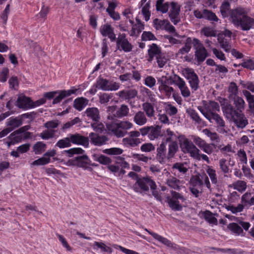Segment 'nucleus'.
<instances>
[{
	"label": "nucleus",
	"mask_w": 254,
	"mask_h": 254,
	"mask_svg": "<svg viewBox=\"0 0 254 254\" xmlns=\"http://www.w3.org/2000/svg\"><path fill=\"white\" fill-rule=\"evenodd\" d=\"M95 87L103 91H115L120 87L119 83L109 81L102 77H99L95 83Z\"/></svg>",
	"instance_id": "nucleus-6"
},
{
	"label": "nucleus",
	"mask_w": 254,
	"mask_h": 254,
	"mask_svg": "<svg viewBox=\"0 0 254 254\" xmlns=\"http://www.w3.org/2000/svg\"><path fill=\"white\" fill-rule=\"evenodd\" d=\"M123 142L132 147L136 146L141 142L139 138H131L130 137L124 138Z\"/></svg>",
	"instance_id": "nucleus-55"
},
{
	"label": "nucleus",
	"mask_w": 254,
	"mask_h": 254,
	"mask_svg": "<svg viewBox=\"0 0 254 254\" xmlns=\"http://www.w3.org/2000/svg\"><path fill=\"white\" fill-rule=\"evenodd\" d=\"M133 121L138 126H143L147 123V119L144 112L139 111L135 114Z\"/></svg>",
	"instance_id": "nucleus-27"
},
{
	"label": "nucleus",
	"mask_w": 254,
	"mask_h": 254,
	"mask_svg": "<svg viewBox=\"0 0 254 254\" xmlns=\"http://www.w3.org/2000/svg\"><path fill=\"white\" fill-rule=\"evenodd\" d=\"M150 7V1L149 0L143 7L141 10V12L144 16V19L146 21L149 20L150 17V12L149 8Z\"/></svg>",
	"instance_id": "nucleus-52"
},
{
	"label": "nucleus",
	"mask_w": 254,
	"mask_h": 254,
	"mask_svg": "<svg viewBox=\"0 0 254 254\" xmlns=\"http://www.w3.org/2000/svg\"><path fill=\"white\" fill-rule=\"evenodd\" d=\"M206 173L210 177L212 183L216 184L217 183V179L216 177V171L214 169L209 167L206 170Z\"/></svg>",
	"instance_id": "nucleus-59"
},
{
	"label": "nucleus",
	"mask_w": 254,
	"mask_h": 254,
	"mask_svg": "<svg viewBox=\"0 0 254 254\" xmlns=\"http://www.w3.org/2000/svg\"><path fill=\"white\" fill-rule=\"evenodd\" d=\"M227 228L231 231V232L234 234L236 236L241 235L244 236V232L242 227L237 223H230Z\"/></svg>",
	"instance_id": "nucleus-33"
},
{
	"label": "nucleus",
	"mask_w": 254,
	"mask_h": 254,
	"mask_svg": "<svg viewBox=\"0 0 254 254\" xmlns=\"http://www.w3.org/2000/svg\"><path fill=\"white\" fill-rule=\"evenodd\" d=\"M222 110L225 117L232 120L238 113V111L226 99L221 98L219 100Z\"/></svg>",
	"instance_id": "nucleus-7"
},
{
	"label": "nucleus",
	"mask_w": 254,
	"mask_h": 254,
	"mask_svg": "<svg viewBox=\"0 0 254 254\" xmlns=\"http://www.w3.org/2000/svg\"><path fill=\"white\" fill-rule=\"evenodd\" d=\"M165 77L162 76L157 78L158 84H159L158 90L159 91L165 95V96L169 98L174 90L172 87H171L168 85L167 80Z\"/></svg>",
	"instance_id": "nucleus-11"
},
{
	"label": "nucleus",
	"mask_w": 254,
	"mask_h": 254,
	"mask_svg": "<svg viewBox=\"0 0 254 254\" xmlns=\"http://www.w3.org/2000/svg\"><path fill=\"white\" fill-rule=\"evenodd\" d=\"M87 100L84 98L76 99L74 101V107L78 111H81L86 106Z\"/></svg>",
	"instance_id": "nucleus-48"
},
{
	"label": "nucleus",
	"mask_w": 254,
	"mask_h": 254,
	"mask_svg": "<svg viewBox=\"0 0 254 254\" xmlns=\"http://www.w3.org/2000/svg\"><path fill=\"white\" fill-rule=\"evenodd\" d=\"M192 44L193 46V39H192L190 37H188L186 40L185 46L179 50L178 54L184 55L188 53L191 48Z\"/></svg>",
	"instance_id": "nucleus-34"
},
{
	"label": "nucleus",
	"mask_w": 254,
	"mask_h": 254,
	"mask_svg": "<svg viewBox=\"0 0 254 254\" xmlns=\"http://www.w3.org/2000/svg\"><path fill=\"white\" fill-rule=\"evenodd\" d=\"M71 145L69 135L67 137L60 139L56 144V146L59 148L70 147Z\"/></svg>",
	"instance_id": "nucleus-47"
},
{
	"label": "nucleus",
	"mask_w": 254,
	"mask_h": 254,
	"mask_svg": "<svg viewBox=\"0 0 254 254\" xmlns=\"http://www.w3.org/2000/svg\"><path fill=\"white\" fill-rule=\"evenodd\" d=\"M234 104L235 108L239 113L242 112L245 107V102L244 99L239 96L234 97L233 98Z\"/></svg>",
	"instance_id": "nucleus-38"
},
{
	"label": "nucleus",
	"mask_w": 254,
	"mask_h": 254,
	"mask_svg": "<svg viewBox=\"0 0 254 254\" xmlns=\"http://www.w3.org/2000/svg\"><path fill=\"white\" fill-rule=\"evenodd\" d=\"M91 126L93 130L97 133H102L105 129L104 125L99 121L94 122Z\"/></svg>",
	"instance_id": "nucleus-57"
},
{
	"label": "nucleus",
	"mask_w": 254,
	"mask_h": 254,
	"mask_svg": "<svg viewBox=\"0 0 254 254\" xmlns=\"http://www.w3.org/2000/svg\"><path fill=\"white\" fill-rule=\"evenodd\" d=\"M143 112L145 113L146 116L149 118H152L154 116L155 110L154 107L151 103L146 102L142 104Z\"/></svg>",
	"instance_id": "nucleus-30"
},
{
	"label": "nucleus",
	"mask_w": 254,
	"mask_h": 254,
	"mask_svg": "<svg viewBox=\"0 0 254 254\" xmlns=\"http://www.w3.org/2000/svg\"><path fill=\"white\" fill-rule=\"evenodd\" d=\"M174 82L180 89L181 94L184 97L187 98L190 96V92L186 85L185 81L182 78L175 75Z\"/></svg>",
	"instance_id": "nucleus-15"
},
{
	"label": "nucleus",
	"mask_w": 254,
	"mask_h": 254,
	"mask_svg": "<svg viewBox=\"0 0 254 254\" xmlns=\"http://www.w3.org/2000/svg\"><path fill=\"white\" fill-rule=\"evenodd\" d=\"M50 162V158H46L44 156L41 157L36 160H35L31 163V165L33 166H38V165H44L48 164Z\"/></svg>",
	"instance_id": "nucleus-61"
},
{
	"label": "nucleus",
	"mask_w": 254,
	"mask_h": 254,
	"mask_svg": "<svg viewBox=\"0 0 254 254\" xmlns=\"http://www.w3.org/2000/svg\"><path fill=\"white\" fill-rule=\"evenodd\" d=\"M164 136L166 138V141L167 142L171 143L172 141H176L175 140L178 138V136L175 134V133L169 128L166 129L164 133ZM180 136H181L178 137L179 139Z\"/></svg>",
	"instance_id": "nucleus-51"
},
{
	"label": "nucleus",
	"mask_w": 254,
	"mask_h": 254,
	"mask_svg": "<svg viewBox=\"0 0 254 254\" xmlns=\"http://www.w3.org/2000/svg\"><path fill=\"white\" fill-rule=\"evenodd\" d=\"M90 142L96 146H100L105 145L109 141V138L105 135H99L94 132H91L89 135Z\"/></svg>",
	"instance_id": "nucleus-17"
},
{
	"label": "nucleus",
	"mask_w": 254,
	"mask_h": 254,
	"mask_svg": "<svg viewBox=\"0 0 254 254\" xmlns=\"http://www.w3.org/2000/svg\"><path fill=\"white\" fill-rule=\"evenodd\" d=\"M129 108L126 105L123 104L114 115H109L108 119L113 121L106 123L107 130L117 137H123L127 133V130L133 127V124L128 121L114 120L116 118H122L128 116Z\"/></svg>",
	"instance_id": "nucleus-2"
},
{
	"label": "nucleus",
	"mask_w": 254,
	"mask_h": 254,
	"mask_svg": "<svg viewBox=\"0 0 254 254\" xmlns=\"http://www.w3.org/2000/svg\"><path fill=\"white\" fill-rule=\"evenodd\" d=\"M161 133V127L159 126L155 127L150 126L149 138L150 140H154L155 138H157Z\"/></svg>",
	"instance_id": "nucleus-41"
},
{
	"label": "nucleus",
	"mask_w": 254,
	"mask_h": 254,
	"mask_svg": "<svg viewBox=\"0 0 254 254\" xmlns=\"http://www.w3.org/2000/svg\"><path fill=\"white\" fill-rule=\"evenodd\" d=\"M56 131L53 129L46 130L39 134V136L43 139L48 140L55 136Z\"/></svg>",
	"instance_id": "nucleus-53"
},
{
	"label": "nucleus",
	"mask_w": 254,
	"mask_h": 254,
	"mask_svg": "<svg viewBox=\"0 0 254 254\" xmlns=\"http://www.w3.org/2000/svg\"><path fill=\"white\" fill-rule=\"evenodd\" d=\"M203 18L210 21L212 23L219 21V18L215 13L206 9H203Z\"/></svg>",
	"instance_id": "nucleus-36"
},
{
	"label": "nucleus",
	"mask_w": 254,
	"mask_h": 254,
	"mask_svg": "<svg viewBox=\"0 0 254 254\" xmlns=\"http://www.w3.org/2000/svg\"><path fill=\"white\" fill-rule=\"evenodd\" d=\"M156 159L160 164H163L168 159V153H167L166 145L162 142L156 149Z\"/></svg>",
	"instance_id": "nucleus-14"
},
{
	"label": "nucleus",
	"mask_w": 254,
	"mask_h": 254,
	"mask_svg": "<svg viewBox=\"0 0 254 254\" xmlns=\"http://www.w3.org/2000/svg\"><path fill=\"white\" fill-rule=\"evenodd\" d=\"M239 27L243 31H248L254 26V19L249 16L247 14L242 17Z\"/></svg>",
	"instance_id": "nucleus-20"
},
{
	"label": "nucleus",
	"mask_w": 254,
	"mask_h": 254,
	"mask_svg": "<svg viewBox=\"0 0 254 254\" xmlns=\"http://www.w3.org/2000/svg\"><path fill=\"white\" fill-rule=\"evenodd\" d=\"M116 40L118 49L122 50L125 52H129L132 50V46L127 39L125 34H120Z\"/></svg>",
	"instance_id": "nucleus-10"
},
{
	"label": "nucleus",
	"mask_w": 254,
	"mask_h": 254,
	"mask_svg": "<svg viewBox=\"0 0 254 254\" xmlns=\"http://www.w3.org/2000/svg\"><path fill=\"white\" fill-rule=\"evenodd\" d=\"M185 76L189 80V83L193 91H196L199 87V79L197 74L190 68L185 69Z\"/></svg>",
	"instance_id": "nucleus-9"
},
{
	"label": "nucleus",
	"mask_w": 254,
	"mask_h": 254,
	"mask_svg": "<svg viewBox=\"0 0 254 254\" xmlns=\"http://www.w3.org/2000/svg\"><path fill=\"white\" fill-rule=\"evenodd\" d=\"M218 41L221 47L226 52H229L231 49V39H227L223 35H218Z\"/></svg>",
	"instance_id": "nucleus-29"
},
{
	"label": "nucleus",
	"mask_w": 254,
	"mask_h": 254,
	"mask_svg": "<svg viewBox=\"0 0 254 254\" xmlns=\"http://www.w3.org/2000/svg\"><path fill=\"white\" fill-rule=\"evenodd\" d=\"M193 48L195 49V57L198 63H201L204 61L208 56V53L201 43L197 38H193Z\"/></svg>",
	"instance_id": "nucleus-5"
},
{
	"label": "nucleus",
	"mask_w": 254,
	"mask_h": 254,
	"mask_svg": "<svg viewBox=\"0 0 254 254\" xmlns=\"http://www.w3.org/2000/svg\"><path fill=\"white\" fill-rule=\"evenodd\" d=\"M187 113L192 119L194 121L196 124H201L202 122V120L200 118L198 113L193 109H189L187 110Z\"/></svg>",
	"instance_id": "nucleus-44"
},
{
	"label": "nucleus",
	"mask_w": 254,
	"mask_h": 254,
	"mask_svg": "<svg viewBox=\"0 0 254 254\" xmlns=\"http://www.w3.org/2000/svg\"><path fill=\"white\" fill-rule=\"evenodd\" d=\"M161 54V49L156 44H152L149 46V48L148 50V59H147L148 62H151L153 60L154 58H157Z\"/></svg>",
	"instance_id": "nucleus-22"
},
{
	"label": "nucleus",
	"mask_w": 254,
	"mask_h": 254,
	"mask_svg": "<svg viewBox=\"0 0 254 254\" xmlns=\"http://www.w3.org/2000/svg\"><path fill=\"white\" fill-rule=\"evenodd\" d=\"M166 183L170 187L178 190L184 187L182 183L175 177H171L168 179Z\"/></svg>",
	"instance_id": "nucleus-32"
},
{
	"label": "nucleus",
	"mask_w": 254,
	"mask_h": 254,
	"mask_svg": "<svg viewBox=\"0 0 254 254\" xmlns=\"http://www.w3.org/2000/svg\"><path fill=\"white\" fill-rule=\"evenodd\" d=\"M247 187V183L244 181H238L234 184L235 189L240 192L245 191Z\"/></svg>",
	"instance_id": "nucleus-62"
},
{
	"label": "nucleus",
	"mask_w": 254,
	"mask_h": 254,
	"mask_svg": "<svg viewBox=\"0 0 254 254\" xmlns=\"http://www.w3.org/2000/svg\"><path fill=\"white\" fill-rule=\"evenodd\" d=\"M168 22L167 19L160 20L156 18L153 20V24L156 30H165Z\"/></svg>",
	"instance_id": "nucleus-46"
},
{
	"label": "nucleus",
	"mask_w": 254,
	"mask_h": 254,
	"mask_svg": "<svg viewBox=\"0 0 254 254\" xmlns=\"http://www.w3.org/2000/svg\"><path fill=\"white\" fill-rule=\"evenodd\" d=\"M215 215V214H213L209 210H206L204 212V217L205 220L210 224L216 225L217 224V220L214 217Z\"/></svg>",
	"instance_id": "nucleus-50"
},
{
	"label": "nucleus",
	"mask_w": 254,
	"mask_h": 254,
	"mask_svg": "<svg viewBox=\"0 0 254 254\" xmlns=\"http://www.w3.org/2000/svg\"><path fill=\"white\" fill-rule=\"evenodd\" d=\"M203 185V181L199 176L195 175L190 178V187L202 189Z\"/></svg>",
	"instance_id": "nucleus-40"
},
{
	"label": "nucleus",
	"mask_w": 254,
	"mask_h": 254,
	"mask_svg": "<svg viewBox=\"0 0 254 254\" xmlns=\"http://www.w3.org/2000/svg\"><path fill=\"white\" fill-rule=\"evenodd\" d=\"M202 104V106L197 107V109L206 119L216 113V112L220 111V106L218 103L215 101H209L207 102L203 100Z\"/></svg>",
	"instance_id": "nucleus-3"
},
{
	"label": "nucleus",
	"mask_w": 254,
	"mask_h": 254,
	"mask_svg": "<svg viewBox=\"0 0 254 254\" xmlns=\"http://www.w3.org/2000/svg\"><path fill=\"white\" fill-rule=\"evenodd\" d=\"M123 150L120 148H111L103 150V152L108 155H120L123 153Z\"/></svg>",
	"instance_id": "nucleus-58"
},
{
	"label": "nucleus",
	"mask_w": 254,
	"mask_h": 254,
	"mask_svg": "<svg viewBox=\"0 0 254 254\" xmlns=\"http://www.w3.org/2000/svg\"><path fill=\"white\" fill-rule=\"evenodd\" d=\"M91 246L95 250L100 249L102 252H106L109 254H111L113 252V249L111 247L106 246L103 242L95 241Z\"/></svg>",
	"instance_id": "nucleus-28"
},
{
	"label": "nucleus",
	"mask_w": 254,
	"mask_h": 254,
	"mask_svg": "<svg viewBox=\"0 0 254 254\" xmlns=\"http://www.w3.org/2000/svg\"><path fill=\"white\" fill-rule=\"evenodd\" d=\"M22 119L19 117H11L7 120L6 125L8 127H7L12 131L22 125Z\"/></svg>",
	"instance_id": "nucleus-25"
},
{
	"label": "nucleus",
	"mask_w": 254,
	"mask_h": 254,
	"mask_svg": "<svg viewBox=\"0 0 254 254\" xmlns=\"http://www.w3.org/2000/svg\"><path fill=\"white\" fill-rule=\"evenodd\" d=\"M71 144L81 145L88 147L89 145V138L88 137L82 136L78 133L69 134Z\"/></svg>",
	"instance_id": "nucleus-16"
},
{
	"label": "nucleus",
	"mask_w": 254,
	"mask_h": 254,
	"mask_svg": "<svg viewBox=\"0 0 254 254\" xmlns=\"http://www.w3.org/2000/svg\"><path fill=\"white\" fill-rule=\"evenodd\" d=\"M149 186L150 189H154L155 182L149 177H143L137 179L132 188L135 192L141 193L148 191Z\"/></svg>",
	"instance_id": "nucleus-4"
},
{
	"label": "nucleus",
	"mask_w": 254,
	"mask_h": 254,
	"mask_svg": "<svg viewBox=\"0 0 254 254\" xmlns=\"http://www.w3.org/2000/svg\"><path fill=\"white\" fill-rule=\"evenodd\" d=\"M203 133L209 137L211 141L219 142L220 138L219 135L216 132H212L208 128L203 129L202 131Z\"/></svg>",
	"instance_id": "nucleus-43"
},
{
	"label": "nucleus",
	"mask_w": 254,
	"mask_h": 254,
	"mask_svg": "<svg viewBox=\"0 0 254 254\" xmlns=\"http://www.w3.org/2000/svg\"><path fill=\"white\" fill-rule=\"evenodd\" d=\"M100 32L103 36H108L112 42L116 41V35L114 32V29L111 25L106 24L101 26Z\"/></svg>",
	"instance_id": "nucleus-19"
},
{
	"label": "nucleus",
	"mask_w": 254,
	"mask_h": 254,
	"mask_svg": "<svg viewBox=\"0 0 254 254\" xmlns=\"http://www.w3.org/2000/svg\"><path fill=\"white\" fill-rule=\"evenodd\" d=\"M167 201L169 207L174 211H180L182 209V206L180 204L179 200L171 198L168 197Z\"/></svg>",
	"instance_id": "nucleus-42"
},
{
	"label": "nucleus",
	"mask_w": 254,
	"mask_h": 254,
	"mask_svg": "<svg viewBox=\"0 0 254 254\" xmlns=\"http://www.w3.org/2000/svg\"><path fill=\"white\" fill-rule=\"evenodd\" d=\"M153 235V237L162 243L163 244L166 245V246L172 248L173 250L175 251H179L180 252L182 251H184L185 249V248H181L178 245L172 243L170 240L167 239L166 238H164L158 234H151Z\"/></svg>",
	"instance_id": "nucleus-18"
},
{
	"label": "nucleus",
	"mask_w": 254,
	"mask_h": 254,
	"mask_svg": "<svg viewBox=\"0 0 254 254\" xmlns=\"http://www.w3.org/2000/svg\"><path fill=\"white\" fill-rule=\"evenodd\" d=\"M235 126L239 128L243 129L248 125V120L243 114L239 113L232 120Z\"/></svg>",
	"instance_id": "nucleus-21"
},
{
	"label": "nucleus",
	"mask_w": 254,
	"mask_h": 254,
	"mask_svg": "<svg viewBox=\"0 0 254 254\" xmlns=\"http://www.w3.org/2000/svg\"><path fill=\"white\" fill-rule=\"evenodd\" d=\"M246 14H248L247 11L241 7L231 9L230 12V20L236 27H238L242 17Z\"/></svg>",
	"instance_id": "nucleus-8"
},
{
	"label": "nucleus",
	"mask_w": 254,
	"mask_h": 254,
	"mask_svg": "<svg viewBox=\"0 0 254 254\" xmlns=\"http://www.w3.org/2000/svg\"><path fill=\"white\" fill-rule=\"evenodd\" d=\"M228 92L230 93V96H238V87L235 82H232L230 83L228 87Z\"/></svg>",
	"instance_id": "nucleus-63"
},
{
	"label": "nucleus",
	"mask_w": 254,
	"mask_h": 254,
	"mask_svg": "<svg viewBox=\"0 0 254 254\" xmlns=\"http://www.w3.org/2000/svg\"><path fill=\"white\" fill-rule=\"evenodd\" d=\"M211 123H215L217 125V130L219 132L224 133H226L225 123L223 118L217 113H215L211 117L207 119Z\"/></svg>",
	"instance_id": "nucleus-13"
},
{
	"label": "nucleus",
	"mask_w": 254,
	"mask_h": 254,
	"mask_svg": "<svg viewBox=\"0 0 254 254\" xmlns=\"http://www.w3.org/2000/svg\"><path fill=\"white\" fill-rule=\"evenodd\" d=\"M156 79L152 76L148 75L144 79V84L150 88H152L156 84Z\"/></svg>",
	"instance_id": "nucleus-64"
},
{
	"label": "nucleus",
	"mask_w": 254,
	"mask_h": 254,
	"mask_svg": "<svg viewBox=\"0 0 254 254\" xmlns=\"http://www.w3.org/2000/svg\"><path fill=\"white\" fill-rule=\"evenodd\" d=\"M171 9L169 13V18L174 25L177 24L180 21L179 16L180 6L175 2L170 3Z\"/></svg>",
	"instance_id": "nucleus-12"
},
{
	"label": "nucleus",
	"mask_w": 254,
	"mask_h": 254,
	"mask_svg": "<svg viewBox=\"0 0 254 254\" xmlns=\"http://www.w3.org/2000/svg\"><path fill=\"white\" fill-rule=\"evenodd\" d=\"M113 97L112 94H108L106 93H100L99 95V102L102 104H106L109 102L110 100Z\"/></svg>",
	"instance_id": "nucleus-56"
},
{
	"label": "nucleus",
	"mask_w": 254,
	"mask_h": 254,
	"mask_svg": "<svg viewBox=\"0 0 254 254\" xmlns=\"http://www.w3.org/2000/svg\"><path fill=\"white\" fill-rule=\"evenodd\" d=\"M47 147L46 144L42 142H37L33 146V151L36 154H40L45 151Z\"/></svg>",
	"instance_id": "nucleus-49"
},
{
	"label": "nucleus",
	"mask_w": 254,
	"mask_h": 254,
	"mask_svg": "<svg viewBox=\"0 0 254 254\" xmlns=\"http://www.w3.org/2000/svg\"><path fill=\"white\" fill-rule=\"evenodd\" d=\"M219 165L220 169L224 174H227L229 172V168L226 159L222 158L220 159L219 161Z\"/></svg>",
	"instance_id": "nucleus-60"
},
{
	"label": "nucleus",
	"mask_w": 254,
	"mask_h": 254,
	"mask_svg": "<svg viewBox=\"0 0 254 254\" xmlns=\"http://www.w3.org/2000/svg\"><path fill=\"white\" fill-rule=\"evenodd\" d=\"M169 6V3H164V0H157L156 3V9L162 13H166L168 12Z\"/></svg>",
	"instance_id": "nucleus-37"
},
{
	"label": "nucleus",
	"mask_w": 254,
	"mask_h": 254,
	"mask_svg": "<svg viewBox=\"0 0 254 254\" xmlns=\"http://www.w3.org/2000/svg\"><path fill=\"white\" fill-rule=\"evenodd\" d=\"M178 145L176 141H172L168 146V159L173 158L178 151Z\"/></svg>",
	"instance_id": "nucleus-39"
},
{
	"label": "nucleus",
	"mask_w": 254,
	"mask_h": 254,
	"mask_svg": "<svg viewBox=\"0 0 254 254\" xmlns=\"http://www.w3.org/2000/svg\"><path fill=\"white\" fill-rule=\"evenodd\" d=\"M95 160L99 162L100 164L105 165H108L112 162L111 159L109 157L104 155H100L95 156Z\"/></svg>",
	"instance_id": "nucleus-54"
},
{
	"label": "nucleus",
	"mask_w": 254,
	"mask_h": 254,
	"mask_svg": "<svg viewBox=\"0 0 254 254\" xmlns=\"http://www.w3.org/2000/svg\"><path fill=\"white\" fill-rule=\"evenodd\" d=\"M220 12L223 18H225L230 15V4L228 1H224L221 4L220 7Z\"/></svg>",
	"instance_id": "nucleus-45"
},
{
	"label": "nucleus",
	"mask_w": 254,
	"mask_h": 254,
	"mask_svg": "<svg viewBox=\"0 0 254 254\" xmlns=\"http://www.w3.org/2000/svg\"><path fill=\"white\" fill-rule=\"evenodd\" d=\"M16 106L20 109H27L31 108L32 100L25 96H21L17 100Z\"/></svg>",
	"instance_id": "nucleus-24"
},
{
	"label": "nucleus",
	"mask_w": 254,
	"mask_h": 254,
	"mask_svg": "<svg viewBox=\"0 0 254 254\" xmlns=\"http://www.w3.org/2000/svg\"><path fill=\"white\" fill-rule=\"evenodd\" d=\"M118 95L124 100H129L134 98L138 94V91L135 89L123 90L118 93Z\"/></svg>",
	"instance_id": "nucleus-23"
},
{
	"label": "nucleus",
	"mask_w": 254,
	"mask_h": 254,
	"mask_svg": "<svg viewBox=\"0 0 254 254\" xmlns=\"http://www.w3.org/2000/svg\"><path fill=\"white\" fill-rule=\"evenodd\" d=\"M77 89L61 91L59 95L54 99L53 104H55L60 102L64 98L75 93Z\"/></svg>",
	"instance_id": "nucleus-31"
},
{
	"label": "nucleus",
	"mask_w": 254,
	"mask_h": 254,
	"mask_svg": "<svg viewBox=\"0 0 254 254\" xmlns=\"http://www.w3.org/2000/svg\"><path fill=\"white\" fill-rule=\"evenodd\" d=\"M74 161L75 164L79 167L85 168L89 165V159L86 155L77 157Z\"/></svg>",
	"instance_id": "nucleus-35"
},
{
	"label": "nucleus",
	"mask_w": 254,
	"mask_h": 254,
	"mask_svg": "<svg viewBox=\"0 0 254 254\" xmlns=\"http://www.w3.org/2000/svg\"><path fill=\"white\" fill-rule=\"evenodd\" d=\"M191 139L193 142L184 135H181L179 137V144L182 151L189 154L190 157L195 160L202 159L209 163V157L205 154H201L200 150L196 146L206 154H211L213 152L212 146L213 144L207 143L204 139L196 135H192Z\"/></svg>",
	"instance_id": "nucleus-1"
},
{
	"label": "nucleus",
	"mask_w": 254,
	"mask_h": 254,
	"mask_svg": "<svg viewBox=\"0 0 254 254\" xmlns=\"http://www.w3.org/2000/svg\"><path fill=\"white\" fill-rule=\"evenodd\" d=\"M85 114L89 118L94 122L100 121V116L98 109L97 108H89L86 109Z\"/></svg>",
	"instance_id": "nucleus-26"
}]
</instances>
